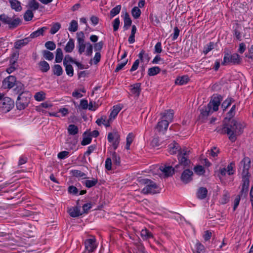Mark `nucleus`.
I'll use <instances>...</instances> for the list:
<instances>
[{"label":"nucleus","instance_id":"obj_1","mask_svg":"<svg viewBox=\"0 0 253 253\" xmlns=\"http://www.w3.org/2000/svg\"><path fill=\"white\" fill-rule=\"evenodd\" d=\"M244 127V123L233 120L230 122L229 125L223 127L222 132L226 133L229 139L231 141L234 142L236 140L237 137L243 132Z\"/></svg>","mask_w":253,"mask_h":253},{"label":"nucleus","instance_id":"obj_2","mask_svg":"<svg viewBox=\"0 0 253 253\" xmlns=\"http://www.w3.org/2000/svg\"><path fill=\"white\" fill-rule=\"evenodd\" d=\"M175 161H172L169 164H165L163 166L153 165L150 168L145 171V172L152 174H157L159 170L164 174H174L180 171L179 168V165H174Z\"/></svg>","mask_w":253,"mask_h":253},{"label":"nucleus","instance_id":"obj_3","mask_svg":"<svg viewBox=\"0 0 253 253\" xmlns=\"http://www.w3.org/2000/svg\"><path fill=\"white\" fill-rule=\"evenodd\" d=\"M85 36L83 32L77 33V49L80 54L91 56L93 52V45L89 42H85Z\"/></svg>","mask_w":253,"mask_h":253},{"label":"nucleus","instance_id":"obj_4","mask_svg":"<svg viewBox=\"0 0 253 253\" xmlns=\"http://www.w3.org/2000/svg\"><path fill=\"white\" fill-rule=\"evenodd\" d=\"M241 190L236 196L234 201L233 210L235 211L238 207L241 198H246L248 196L250 185L249 175H244L242 178Z\"/></svg>","mask_w":253,"mask_h":253},{"label":"nucleus","instance_id":"obj_5","mask_svg":"<svg viewBox=\"0 0 253 253\" xmlns=\"http://www.w3.org/2000/svg\"><path fill=\"white\" fill-rule=\"evenodd\" d=\"M137 181L140 184L145 185V186L141 190V193L145 195H154L160 193V189L153 181L147 178H139Z\"/></svg>","mask_w":253,"mask_h":253},{"label":"nucleus","instance_id":"obj_6","mask_svg":"<svg viewBox=\"0 0 253 253\" xmlns=\"http://www.w3.org/2000/svg\"><path fill=\"white\" fill-rule=\"evenodd\" d=\"M173 111L167 110L161 114V120L158 123L156 128L160 132H164L167 130L169 124L172 121Z\"/></svg>","mask_w":253,"mask_h":253},{"label":"nucleus","instance_id":"obj_7","mask_svg":"<svg viewBox=\"0 0 253 253\" xmlns=\"http://www.w3.org/2000/svg\"><path fill=\"white\" fill-rule=\"evenodd\" d=\"M190 151L187 148H183L182 150L179 151L178 154V160L179 161V164L180 165L179 169L182 170L183 168L181 165L188 166L190 163V161L189 159V154Z\"/></svg>","mask_w":253,"mask_h":253},{"label":"nucleus","instance_id":"obj_8","mask_svg":"<svg viewBox=\"0 0 253 253\" xmlns=\"http://www.w3.org/2000/svg\"><path fill=\"white\" fill-rule=\"evenodd\" d=\"M14 106V101L9 97L4 96L0 100V110L4 113L10 111Z\"/></svg>","mask_w":253,"mask_h":253},{"label":"nucleus","instance_id":"obj_9","mask_svg":"<svg viewBox=\"0 0 253 253\" xmlns=\"http://www.w3.org/2000/svg\"><path fill=\"white\" fill-rule=\"evenodd\" d=\"M239 171L242 174H251L253 172V169L251 165V160L249 157H244L240 163Z\"/></svg>","mask_w":253,"mask_h":253},{"label":"nucleus","instance_id":"obj_10","mask_svg":"<svg viewBox=\"0 0 253 253\" xmlns=\"http://www.w3.org/2000/svg\"><path fill=\"white\" fill-rule=\"evenodd\" d=\"M30 97L28 93H22L19 94L16 102V105L18 109L23 110L29 104Z\"/></svg>","mask_w":253,"mask_h":253},{"label":"nucleus","instance_id":"obj_11","mask_svg":"<svg viewBox=\"0 0 253 253\" xmlns=\"http://www.w3.org/2000/svg\"><path fill=\"white\" fill-rule=\"evenodd\" d=\"M107 139L111 143L115 150L117 148L120 142V135L117 130H114L112 132H109L107 135Z\"/></svg>","mask_w":253,"mask_h":253},{"label":"nucleus","instance_id":"obj_12","mask_svg":"<svg viewBox=\"0 0 253 253\" xmlns=\"http://www.w3.org/2000/svg\"><path fill=\"white\" fill-rule=\"evenodd\" d=\"M240 62V57L237 53H234L230 55L226 53L224 55L223 61L222 64L225 65L228 63H232L233 64H239Z\"/></svg>","mask_w":253,"mask_h":253},{"label":"nucleus","instance_id":"obj_13","mask_svg":"<svg viewBox=\"0 0 253 253\" xmlns=\"http://www.w3.org/2000/svg\"><path fill=\"white\" fill-rule=\"evenodd\" d=\"M84 244L85 249L88 252V253L93 252L97 248L96 239L94 237L85 240Z\"/></svg>","mask_w":253,"mask_h":253},{"label":"nucleus","instance_id":"obj_14","mask_svg":"<svg viewBox=\"0 0 253 253\" xmlns=\"http://www.w3.org/2000/svg\"><path fill=\"white\" fill-rule=\"evenodd\" d=\"M16 82V78L14 76H9L3 81L2 87L4 89L11 88L15 84Z\"/></svg>","mask_w":253,"mask_h":253},{"label":"nucleus","instance_id":"obj_15","mask_svg":"<svg viewBox=\"0 0 253 253\" xmlns=\"http://www.w3.org/2000/svg\"><path fill=\"white\" fill-rule=\"evenodd\" d=\"M235 170V164L234 162L230 163L227 167H220V174H234Z\"/></svg>","mask_w":253,"mask_h":253},{"label":"nucleus","instance_id":"obj_16","mask_svg":"<svg viewBox=\"0 0 253 253\" xmlns=\"http://www.w3.org/2000/svg\"><path fill=\"white\" fill-rule=\"evenodd\" d=\"M220 104V96H214L212 98L210 103L208 104L209 107L211 109L212 112L216 111L218 109L219 106Z\"/></svg>","mask_w":253,"mask_h":253},{"label":"nucleus","instance_id":"obj_17","mask_svg":"<svg viewBox=\"0 0 253 253\" xmlns=\"http://www.w3.org/2000/svg\"><path fill=\"white\" fill-rule=\"evenodd\" d=\"M113 122L110 121V119L107 118L105 115H102L100 118H98L96 121V123L99 126L102 125L106 127L110 126Z\"/></svg>","mask_w":253,"mask_h":253},{"label":"nucleus","instance_id":"obj_18","mask_svg":"<svg viewBox=\"0 0 253 253\" xmlns=\"http://www.w3.org/2000/svg\"><path fill=\"white\" fill-rule=\"evenodd\" d=\"M122 109V107L120 104H118L113 107L109 116V118L110 119V121H112V122L114 121Z\"/></svg>","mask_w":253,"mask_h":253},{"label":"nucleus","instance_id":"obj_19","mask_svg":"<svg viewBox=\"0 0 253 253\" xmlns=\"http://www.w3.org/2000/svg\"><path fill=\"white\" fill-rule=\"evenodd\" d=\"M47 29L46 27H43L41 28L38 29L37 30L32 32L29 38H30V41L32 39H34L40 37V36H42L43 35L44 32Z\"/></svg>","mask_w":253,"mask_h":253},{"label":"nucleus","instance_id":"obj_20","mask_svg":"<svg viewBox=\"0 0 253 253\" xmlns=\"http://www.w3.org/2000/svg\"><path fill=\"white\" fill-rule=\"evenodd\" d=\"M130 89L132 95L134 97H138L141 91L140 84H135L130 85Z\"/></svg>","mask_w":253,"mask_h":253},{"label":"nucleus","instance_id":"obj_21","mask_svg":"<svg viewBox=\"0 0 253 253\" xmlns=\"http://www.w3.org/2000/svg\"><path fill=\"white\" fill-rule=\"evenodd\" d=\"M70 215L73 217H76L82 214L80 211V207H73L68 209Z\"/></svg>","mask_w":253,"mask_h":253},{"label":"nucleus","instance_id":"obj_22","mask_svg":"<svg viewBox=\"0 0 253 253\" xmlns=\"http://www.w3.org/2000/svg\"><path fill=\"white\" fill-rule=\"evenodd\" d=\"M208 194V190L206 188L201 187H200L197 192V197L199 199L203 200L205 199Z\"/></svg>","mask_w":253,"mask_h":253},{"label":"nucleus","instance_id":"obj_23","mask_svg":"<svg viewBox=\"0 0 253 253\" xmlns=\"http://www.w3.org/2000/svg\"><path fill=\"white\" fill-rule=\"evenodd\" d=\"M182 149L179 148V145L176 143L173 142L169 145V151L170 154H175L177 152H179V151Z\"/></svg>","mask_w":253,"mask_h":253},{"label":"nucleus","instance_id":"obj_24","mask_svg":"<svg viewBox=\"0 0 253 253\" xmlns=\"http://www.w3.org/2000/svg\"><path fill=\"white\" fill-rule=\"evenodd\" d=\"M75 48V42L72 38L70 39L66 43L64 50L66 52L71 53L72 52Z\"/></svg>","mask_w":253,"mask_h":253},{"label":"nucleus","instance_id":"obj_25","mask_svg":"<svg viewBox=\"0 0 253 253\" xmlns=\"http://www.w3.org/2000/svg\"><path fill=\"white\" fill-rule=\"evenodd\" d=\"M10 6L12 9L16 11H20L22 10L21 2L17 0H8Z\"/></svg>","mask_w":253,"mask_h":253},{"label":"nucleus","instance_id":"obj_26","mask_svg":"<svg viewBox=\"0 0 253 253\" xmlns=\"http://www.w3.org/2000/svg\"><path fill=\"white\" fill-rule=\"evenodd\" d=\"M30 41H31L29 37L25 39L19 40L15 42L14 47L16 49H19L26 45Z\"/></svg>","mask_w":253,"mask_h":253},{"label":"nucleus","instance_id":"obj_27","mask_svg":"<svg viewBox=\"0 0 253 253\" xmlns=\"http://www.w3.org/2000/svg\"><path fill=\"white\" fill-rule=\"evenodd\" d=\"M140 236L144 240H148L153 238V234L146 228L141 230Z\"/></svg>","mask_w":253,"mask_h":253},{"label":"nucleus","instance_id":"obj_28","mask_svg":"<svg viewBox=\"0 0 253 253\" xmlns=\"http://www.w3.org/2000/svg\"><path fill=\"white\" fill-rule=\"evenodd\" d=\"M138 57L142 62H145L146 63H148L150 59L149 54L143 50L140 52Z\"/></svg>","mask_w":253,"mask_h":253},{"label":"nucleus","instance_id":"obj_29","mask_svg":"<svg viewBox=\"0 0 253 253\" xmlns=\"http://www.w3.org/2000/svg\"><path fill=\"white\" fill-rule=\"evenodd\" d=\"M91 135H89L88 132H85L83 134V139L81 142V144L83 146L88 145L91 143Z\"/></svg>","mask_w":253,"mask_h":253},{"label":"nucleus","instance_id":"obj_30","mask_svg":"<svg viewBox=\"0 0 253 253\" xmlns=\"http://www.w3.org/2000/svg\"><path fill=\"white\" fill-rule=\"evenodd\" d=\"M34 97L37 101H42L45 99L46 93L43 91L37 92L35 94Z\"/></svg>","mask_w":253,"mask_h":253},{"label":"nucleus","instance_id":"obj_31","mask_svg":"<svg viewBox=\"0 0 253 253\" xmlns=\"http://www.w3.org/2000/svg\"><path fill=\"white\" fill-rule=\"evenodd\" d=\"M188 80L189 79L187 76H183L177 78L175 80V83L176 84L181 85L187 83Z\"/></svg>","mask_w":253,"mask_h":253},{"label":"nucleus","instance_id":"obj_32","mask_svg":"<svg viewBox=\"0 0 253 253\" xmlns=\"http://www.w3.org/2000/svg\"><path fill=\"white\" fill-rule=\"evenodd\" d=\"M71 63H74L76 64L78 67H79L81 64L77 61H74L72 57L69 55H66L64 59L63 60V65H66V64H70Z\"/></svg>","mask_w":253,"mask_h":253},{"label":"nucleus","instance_id":"obj_33","mask_svg":"<svg viewBox=\"0 0 253 253\" xmlns=\"http://www.w3.org/2000/svg\"><path fill=\"white\" fill-rule=\"evenodd\" d=\"M124 27L125 29H127L130 26L132 21L129 17V14L126 12L124 17Z\"/></svg>","mask_w":253,"mask_h":253},{"label":"nucleus","instance_id":"obj_34","mask_svg":"<svg viewBox=\"0 0 253 253\" xmlns=\"http://www.w3.org/2000/svg\"><path fill=\"white\" fill-rule=\"evenodd\" d=\"M78 29V21L75 20H72L69 23L68 30L71 32H75Z\"/></svg>","mask_w":253,"mask_h":253},{"label":"nucleus","instance_id":"obj_35","mask_svg":"<svg viewBox=\"0 0 253 253\" xmlns=\"http://www.w3.org/2000/svg\"><path fill=\"white\" fill-rule=\"evenodd\" d=\"M134 138V135L132 132L129 133L127 135L126 138V143L125 147L126 150H129L130 146Z\"/></svg>","mask_w":253,"mask_h":253},{"label":"nucleus","instance_id":"obj_36","mask_svg":"<svg viewBox=\"0 0 253 253\" xmlns=\"http://www.w3.org/2000/svg\"><path fill=\"white\" fill-rule=\"evenodd\" d=\"M161 69L158 66H155L150 68L148 70V74L150 76H154L159 74Z\"/></svg>","mask_w":253,"mask_h":253},{"label":"nucleus","instance_id":"obj_37","mask_svg":"<svg viewBox=\"0 0 253 253\" xmlns=\"http://www.w3.org/2000/svg\"><path fill=\"white\" fill-rule=\"evenodd\" d=\"M39 65L40 69L42 72H47L50 68L49 64L45 61H41L39 63Z\"/></svg>","mask_w":253,"mask_h":253},{"label":"nucleus","instance_id":"obj_38","mask_svg":"<svg viewBox=\"0 0 253 253\" xmlns=\"http://www.w3.org/2000/svg\"><path fill=\"white\" fill-rule=\"evenodd\" d=\"M63 54L62 49L58 48L56 51L55 62L56 63H60L63 60Z\"/></svg>","mask_w":253,"mask_h":253},{"label":"nucleus","instance_id":"obj_39","mask_svg":"<svg viewBox=\"0 0 253 253\" xmlns=\"http://www.w3.org/2000/svg\"><path fill=\"white\" fill-rule=\"evenodd\" d=\"M68 132L70 135H76L78 133V128L75 125H70L68 126Z\"/></svg>","mask_w":253,"mask_h":253},{"label":"nucleus","instance_id":"obj_40","mask_svg":"<svg viewBox=\"0 0 253 253\" xmlns=\"http://www.w3.org/2000/svg\"><path fill=\"white\" fill-rule=\"evenodd\" d=\"M53 71L54 75L57 76H61L63 73V69L61 66L58 64L54 66Z\"/></svg>","mask_w":253,"mask_h":253},{"label":"nucleus","instance_id":"obj_41","mask_svg":"<svg viewBox=\"0 0 253 253\" xmlns=\"http://www.w3.org/2000/svg\"><path fill=\"white\" fill-rule=\"evenodd\" d=\"M141 10L138 7L135 6L131 10V14L134 19H137L141 14Z\"/></svg>","mask_w":253,"mask_h":253},{"label":"nucleus","instance_id":"obj_42","mask_svg":"<svg viewBox=\"0 0 253 253\" xmlns=\"http://www.w3.org/2000/svg\"><path fill=\"white\" fill-rule=\"evenodd\" d=\"M98 182L97 178H93L91 180H86L84 182L85 186L87 188H91L95 185Z\"/></svg>","mask_w":253,"mask_h":253},{"label":"nucleus","instance_id":"obj_43","mask_svg":"<svg viewBox=\"0 0 253 253\" xmlns=\"http://www.w3.org/2000/svg\"><path fill=\"white\" fill-rule=\"evenodd\" d=\"M121 7L122 6L121 5H118L113 8H112L110 12L111 16L112 17H113L116 15L118 14L121 11Z\"/></svg>","mask_w":253,"mask_h":253},{"label":"nucleus","instance_id":"obj_44","mask_svg":"<svg viewBox=\"0 0 253 253\" xmlns=\"http://www.w3.org/2000/svg\"><path fill=\"white\" fill-rule=\"evenodd\" d=\"M20 22L21 20L19 18H11L10 22H9L8 25L10 28H14L17 26Z\"/></svg>","mask_w":253,"mask_h":253},{"label":"nucleus","instance_id":"obj_45","mask_svg":"<svg viewBox=\"0 0 253 253\" xmlns=\"http://www.w3.org/2000/svg\"><path fill=\"white\" fill-rule=\"evenodd\" d=\"M212 111L208 106L207 107H204L201 110V114L203 117H207L210 114L212 113Z\"/></svg>","mask_w":253,"mask_h":253},{"label":"nucleus","instance_id":"obj_46","mask_svg":"<svg viewBox=\"0 0 253 253\" xmlns=\"http://www.w3.org/2000/svg\"><path fill=\"white\" fill-rule=\"evenodd\" d=\"M64 66L65 67L67 75L70 77H72L74 75V69L72 66L71 64H66Z\"/></svg>","mask_w":253,"mask_h":253},{"label":"nucleus","instance_id":"obj_47","mask_svg":"<svg viewBox=\"0 0 253 253\" xmlns=\"http://www.w3.org/2000/svg\"><path fill=\"white\" fill-rule=\"evenodd\" d=\"M230 195L227 192H225L223 195L222 198L220 200V203L221 204H225L229 201Z\"/></svg>","mask_w":253,"mask_h":253},{"label":"nucleus","instance_id":"obj_48","mask_svg":"<svg viewBox=\"0 0 253 253\" xmlns=\"http://www.w3.org/2000/svg\"><path fill=\"white\" fill-rule=\"evenodd\" d=\"M192 175H181L180 180L185 184H187L192 180Z\"/></svg>","mask_w":253,"mask_h":253},{"label":"nucleus","instance_id":"obj_49","mask_svg":"<svg viewBox=\"0 0 253 253\" xmlns=\"http://www.w3.org/2000/svg\"><path fill=\"white\" fill-rule=\"evenodd\" d=\"M61 28V25L59 23L54 24L51 28L50 33L52 35L56 33Z\"/></svg>","mask_w":253,"mask_h":253},{"label":"nucleus","instance_id":"obj_50","mask_svg":"<svg viewBox=\"0 0 253 253\" xmlns=\"http://www.w3.org/2000/svg\"><path fill=\"white\" fill-rule=\"evenodd\" d=\"M43 55L44 58L48 60H51L54 58L53 53L47 50L43 51Z\"/></svg>","mask_w":253,"mask_h":253},{"label":"nucleus","instance_id":"obj_51","mask_svg":"<svg viewBox=\"0 0 253 253\" xmlns=\"http://www.w3.org/2000/svg\"><path fill=\"white\" fill-rule=\"evenodd\" d=\"M33 16L34 14L32 11L31 10H28L25 13L24 18L26 21H28L32 20V18L33 17Z\"/></svg>","mask_w":253,"mask_h":253},{"label":"nucleus","instance_id":"obj_52","mask_svg":"<svg viewBox=\"0 0 253 253\" xmlns=\"http://www.w3.org/2000/svg\"><path fill=\"white\" fill-rule=\"evenodd\" d=\"M214 47V43L213 42H210L208 43L206 46H205L204 49V52L205 54H207L208 52H209Z\"/></svg>","mask_w":253,"mask_h":253},{"label":"nucleus","instance_id":"obj_53","mask_svg":"<svg viewBox=\"0 0 253 253\" xmlns=\"http://www.w3.org/2000/svg\"><path fill=\"white\" fill-rule=\"evenodd\" d=\"M45 46L47 49L53 50L55 49L56 44L53 42L48 41L45 42Z\"/></svg>","mask_w":253,"mask_h":253},{"label":"nucleus","instance_id":"obj_54","mask_svg":"<svg viewBox=\"0 0 253 253\" xmlns=\"http://www.w3.org/2000/svg\"><path fill=\"white\" fill-rule=\"evenodd\" d=\"M10 19L11 17H8L6 15L2 14L0 15V20L5 24H9L10 22Z\"/></svg>","mask_w":253,"mask_h":253},{"label":"nucleus","instance_id":"obj_55","mask_svg":"<svg viewBox=\"0 0 253 253\" xmlns=\"http://www.w3.org/2000/svg\"><path fill=\"white\" fill-rule=\"evenodd\" d=\"M127 62V59H125L122 62L118 63L115 71L117 72L122 70L126 64Z\"/></svg>","mask_w":253,"mask_h":253},{"label":"nucleus","instance_id":"obj_56","mask_svg":"<svg viewBox=\"0 0 253 253\" xmlns=\"http://www.w3.org/2000/svg\"><path fill=\"white\" fill-rule=\"evenodd\" d=\"M103 42L101 41L94 44L93 47L94 50L96 52H99L102 49L103 46Z\"/></svg>","mask_w":253,"mask_h":253},{"label":"nucleus","instance_id":"obj_57","mask_svg":"<svg viewBox=\"0 0 253 253\" xmlns=\"http://www.w3.org/2000/svg\"><path fill=\"white\" fill-rule=\"evenodd\" d=\"M120 24V20L119 18H116L114 19L113 23V30L116 31L118 30Z\"/></svg>","mask_w":253,"mask_h":253},{"label":"nucleus","instance_id":"obj_58","mask_svg":"<svg viewBox=\"0 0 253 253\" xmlns=\"http://www.w3.org/2000/svg\"><path fill=\"white\" fill-rule=\"evenodd\" d=\"M69 152L67 151H62L58 154L57 157L59 159H64L69 156Z\"/></svg>","mask_w":253,"mask_h":253},{"label":"nucleus","instance_id":"obj_59","mask_svg":"<svg viewBox=\"0 0 253 253\" xmlns=\"http://www.w3.org/2000/svg\"><path fill=\"white\" fill-rule=\"evenodd\" d=\"M79 108L82 109H86L88 108V102L86 99H82L80 101Z\"/></svg>","mask_w":253,"mask_h":253},{"label":"nucleus","instance_id":"obj_60","mask_svg":"<svg viewBox=\"0 0 253 253\" xmlns=\"http://www.w3.org/2000/svg\"><path fill=\"white\" fill-rule=\"evenodd\" d=\"M29 6L32 10H37L39 8V3L35 0H33L30 1Z\"/></svg>","mask_w":253,"mask_h":253},{"label":"nucleus","instance_id":"obj_61","mask_svg":"<svg viewBox=\"0 0 253 253\" xmlns=\"http://www.w3.org/2000/svg\"><path fill=\"white\" fill-rule=\"evenodd\" d=\"M27 162V158L25 156L22 155L19 157L18 166H21L22 165L25 164Z\"/></svg>","mask_w":253,"mask_h":253},{"label":"nucleus","instance_id":"obj_62","mask_svg":"<svg viewBox=\"0 0 253 253\" xmlns=\"http://www.w3.org/2000/svg\"><path fill=\"white\" fill-rule=\"evenodd\" d=\"M154 52L160 53L162 51V44L161 42H158L154 47Z\"/></svg>","mask_w":253,"mask_h":253},{"label":"nucleus","instance_id":"obj_63","mask_svg":"<svg viewBox=\"0 0 253 253\" xmlns=\"http://www.w3.org/2000/svg\"><path fill=\"white\" fill-rule=\"evenodd\" d=\"M101 54L99 52H96L94 55V56L92 59L93 63L97 64L100 60Z\"/></svg>","mask_w":253,"mask_h":253},{"label":"nucleus","instance_id":"obj_64","mask_svg":"<svg viewBox=\"0 0 253 253\" xmlns=\"http://www.w3.org/2000/svg\"><path fill=\"white\" fill-rule=\"evenodd\" d=\"M197 253H204V247L200 243H197L196 245Z\"/></svg>","mask_w":253,"mask_h":253}]
</instances>
